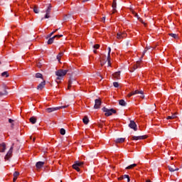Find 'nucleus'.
Returning a JSON list of instances; mask_svg holds the SVG:
<instances>
[{
    "instance_id": "f257e3e1",
    "label": "nucleus",
    "mask_w": 182,
    "mask_h": 182,
    "mask_svg": "<svg viewBox=\"0 0 182 182\" xmlns=\"http://www.w3.org/2000/svg\"><path fill=\"white\" fill-rule=\"evenodd\" d=\"M69 72L68 70H58L55 72L57 77V80H61V79L63 77V76H65V75Z\"/></svg>"
},
{
    "instance_id": "f03ea898",
    "label": "nucleus",
    "mask_w": 182,
    "mask_h": 182,
    "mask_svg": "<svg viewBox=\"0 0 182 182\" xmlns=\"http://www.w3.org/2000/svg\"><path fill=\"white\" fill-rule=\"evenodd\" d=\"M66 107H69V105H65V106L56 107H48L46 109V112H47V113H52V112H56V110H60V109H66Z\"/></svg>"
},
{
    "instance_id": "7ed1b4c3",
    "label": "nucleus",
    "mask_w": 182,
    "mask_h": 182,
    "mask_svg": "<svg viewBox=\"0 0 182 182\" xmlns=\"http://www.w3.org/2000/svg\"><path fill=\"white\" fill-rule=\"evenodd\" d=\"M103 112L105 113V116L109 117L112 116L113 114H116V110L113 108L109 109L106 107L102 108Z\"/></svg>"
},
{
    "instance_id": "20e7f679",
    "label": "nucleus",
    "mask_w": 182,
    "mask_h": 182,
    "mask_svg": "<svg viewBox=\"0 0 182 182\" xmlns=\"http://www.w3.org/2000/svg\"><path fill=\"white\" fill-rule=\"evenodd\" d=\"M134 95H142V96L141 97L144 98V92H143V90H136L134 91H132L131 92H129L128 94V97H132V96H134Z\"/></svg>"
},
{
    "instance_id": "39448f33",
    "label": "nucleus",
    "mask_w": 182,
    "mask_h": 182,
    "mask_svg": "<svg viewBox=\"0 0 182 182\" xmlns=\"http://www.w3.org/2000/svg\"><path fill=\"white\" fill-rule=\"evenodd\" d=\"M52 11V5L49 4L48 6L46 11V15H45V18L46 19H49L50 18V12Z\"/></svg>"
},
{
    "instance_id": "423d86ee",
    "label": "nucleus",
    "mask_w": 182,
    "mask_h": 182,
    "mask_svg": "<svg viewBox=\"0 0 182 182\" xmlns=\"http://www.w3.org/2000/svg\"><path fill=\"white\" fill-rule=\"evenodd\" d=\"M14 144H12V146H11L9 151L5 156V160H8L9 159H11V157H12V153L14 151Z\"/></svg>"
},
{
    "instance_id": "0eeeda50",
    "label": "nucleus",
    "mask_w": 182,
    "mask_h": 182,
    "mask_svg": "<svg viewBox=\"0 0 182 182\" xmlns=\"http://www.w3.org/2000/svg\"><path fill=\"white\" fill-rule=\"evenodd\" d=\"M63 36V35H55L52 38H50L47 42L48 45H52V43H53V41H55V38H62Z\"/></svg>"
},
{
    "instance_id": "6e6552de",
    "label": "nucleus",
    "mask_w": 182,
    "mask_h": 182,
    "mask_svg": "<svg viewBox=\"0 0 182 182\" xmlns=\"http://www.w3.org/2000/svg\"><path fill=\"white\" fill-rule=\"evenodd\" d=\"M129 127H130V129H132L133 130H134V132H137V124H136V122L134 121H133V120L130 121Z\"/></svg>"
},
{
    "instance_id": "1a4fd4ad",
    "label": "nucleus",
    "mask_w": 182,
    "mask_h": 182,
    "mask_svg": "<svg viewBox=\"0 0 182 182\" xmlns=\"http://www.w3.org/2000/svg\"><path fill=\"white\" fill-rule=\"evenodd\" d=\"M147 138V135H143V136H132L131 139L132 140H145V139Z\"/></svg>"
},
{
    "instance_id": "9d476101",
    "label": "nucleus",
    "mask_w": 182,
    "mask_h": 182,
    "mask_svg": "<svg viewBox=\"0 0 182 182\" xmlns=\"http://www.w3.org/2000/svg\"><path fill=\"white\" fill-rule=\"evenodd\" d=\"M126 36H127V34L125 32H119L117 33V39H123V38H126Z\"/></svg>"
},
{
    "instance_id": "9b49d317",
    "label": "nucleus",
    "mask_w": 182,
    "mask_h": 182,
    "mask_svg": "<svg viewBox=\"0 0 182 182\" xmlns=\"http://www.w3.org/2000/svg\"><path fill=\"white\" fill-rule=\"evenodd\" d=\"M102 105V101L99 99L95 100V104L94 105V108L100 109V105Z\"/></svg>"
},
{
    "instance_id": "f8f14e48",
    "label": "nucleus",
    "mask_w": 182,
    "mask_h": 182,
    "mask_svg": "<svg viewBox=\"0 0 182 182\" xmlns=\"http://www.w3.org/2000/svg\"><path fill=\"white\" fill-rule=\"evenodd\" d=\"M117 6V3L116 2V0H113L112 7V14H116L117 12V10H116V8Z\"/></svg>"
},
{
    "instance_id": "ddd939ff",
    "label": "nucleus",
    "mask_w": 182,
    "mask_h": 182,
    "mask_svg": "<svg viewBox=\"0 0 182 182\" xmlns=\"http://www.w3.org/2000/svg\"><path fill=\"white\" fill-rule=\"evenodd\" d=\"M140 65H141L140 61H137L136 63L133 65L132 70H131L130 72H134V70H136V69L140 68Z\"/></svg>"
},
{
    "instance_id": "4468645a",
    "label": "nucleus",
    "mask_w": 182,
    "mask_h": 182,
    "mask_svg": "<svg viewBox=\"0 0 182 182\" xmlns=\"http://www.w3.org/2000/svg\"><path fill=\"white\" fill-rule=\"evenodd\" d=\"M168 171H171V173H173V171H178V168L176 167V165H171L168 166Z\"/></svg>"
},
{
    "instance_id": "2eb2a0df",
    "label": "nucleus",
    "mask_w": 182,
    "mask_h": 182,
    "mask_svg": "<svg viewBox=\"0 0 182 182\" xmlns=\"http://www.w3.org/2000/svg\"><path fill=\"white\" fill-rule=\"evenodd\" d=\"M113 79L114 80H119V79H120V71L116 72L114 73L113 75Z\"/></svg>"
},
{
    "instance_id": "dca6fc26",
    "label": "nucleus",
    "mask_w": 182,
    "mask_h": 182,
    "mask_svg": "<svg viewBox=\"0 0 182 182\" xmlns=\"http://www.w3.org/2000/svg\"><path fill=\"white\" fill-rule=\"evenodd\" d=\"M46 85V82L44 80L41 82L37 87L38 90H42L43 87H45V85Z\"/></svg>"
},
{
    "instance_id": "f3484780",
    "label": "nucleus",
    "mask_w": 182,
    "mask_h": 182,
    "mask_svg": "<svg viewBox=\"0 0 182 182\" xmlns=\"http://www.w3.org/2000/svg\"><path fill=\"white\" fill-rule=\"evenodd\" d=\"M6 150V144L3 142L2 144H0V151L1 153H4Z\"/></svg>"
},
{
    "instance_id": "a211bd4d",
    "label": "nucleus",
    "mask_w": 182,
    "mask_h": 182,
    "mask_svg": "<svg viewBox=\"0 0 182 182\" xmlns=\"http://www.w3.org/2000/svg\"><path fill=\"white\" fill-rule=\"evenodd\" d=\"M13 176H14L13 182H16V180H18V177H19V172L15 171Z\"/></svg>"
},
{
    "instance_id": "6ab92c4d",
    "label": "nucleus",
    "mask_w": 182,
    "mask_h": 182,
    "mask_svg": "<svg viewBox=\"0 0 182 182\" xmlns=\"http://www.w3.org/2000/svg\"><path fill=\"white\" fill-rule=\"evenodd\" d=\"M44 164H45V162L38 161L36 163V168H42V167H43Z\"/></svg>"
},
{
    "instance_id": "aec40b11",
    "label": "nucleus",
    "mask_w": 182,
    "mask_h": 182,
    "mask_svg": "<svg viewBox=\"0 0 182 182\" xmlns=\"http://www.w3.org/2000/svg\"><path fill=\"white\" fill-rule=\"evenodd\" d=\"M108 55H107V62H108V66H110V53L112 52V48L110 47L108 48Z\"/></svg>"
},
{
    "instance_id": "412c9836",
    "label": "nucleus",
    "mask_w": 182,
    "mask_h": 182,
    "mask_svg": "<svg viewBox=\"0 0 182 182\" xmlns=\"http://www.w3.org/2000/svg\"><path fill=\"white\" fill-rule=\"evenodd\" d=\"M136 166H137L136 164H131V165L128 166L126 168V170H132V168H134V167H136Z\"/></svg>"
},
{
    "instance_id": "4be33fe9",
    "label": "nucleus",
    "mask_w": 182,
    "mask_h": 182,
    "mask_svg": "<svg viewBox=\"0 0 182 182\" xmlns=\"http://www.w3.org/2000/svg\"><path fill=\"white\" fill-rule=\"evenodd\" d=\"M82 122L84 124H87L89 123V118L87 116H85L84 118L82 119Z\"/></svg>"
},
{
    "instance_id": "5701e85b",
    "label": "nucleus",
    "mask_w": 182,
    "mask_h": 182,
    "mask_svg": "<svg viewBox=\"0 0 182 182\" xmlns=\"http://www.w3.org/2000/svg\"><path fill=\"white\" fill-rule=\"evenodd\" d=\"M176 117H177V114H173L171 116H168L167 117V120H172L173 119H176Z\"/></svg>"
},
{
    "instance_id": "b1692460",
    "label": "nucleus",
    "mask_w": 182,
    "mask_h": 182,
    "mask_svg": "<svg viewBox=\"0 0 182 182\" xmlns=\"http://www.w3.org/2000/svg\"><path fill=\"white\" fill-rule=\"evenodd\" d=\"M124 138H118L115 140L116 143H124Z\"/></svg>"
},
{
    "instance_id": "393cba45",
    "label": "nucleus",
    "mask_w": 182,
    "mask_h": 182,
    "mask_svg": "<svg viewBox=\"0 0 182 182\" xmlns=\"http://www.w3.org/2000/svg\"><path fill=\"white\" fill-rule=\"evenodd\" d=\"M1 77H9V73H8V71H5L1 73Z\"/></svg>"
},
{
    "instance_id": "a878e982",
    "label": "nucleus",
    "mask_w": 182,
    "mask_h": 182,
    "mask_svg": "<svg viewBox=\"0 0 182 182\" xmlns=\"http://www.w3.org/2000/svg\"><path fill=\"white\" fill-rule=\"evenodd\" d=\"M119 105L120 106H126V105H127V103H126V101H124V100H120L119 101Z\"/></svg>"
},
{
    "instance_id": "bb28decb",
    "label": "nucleus",
    "mask_w": 182,
    "mask_h": 182,
    "mask_svg": "<svg viewBox=\"0 0 182 182\" xmlns=\"http://www.w3.org/2000/svg\"><path fill=\"white\" fill-rule=\"evenodd\" d=\"M30 122L32 124H35V123H36V117H31L30 118Z\"/></svg>"
},
{
    "instance_id": "cd10ccee",
    "label": "nucleus",
    "mask_w": 182,
    "mask_h": 182,
    "mask_svg": "<svg viewBox=\"0 0 182 182\" xmlns=\"http://www.w3.org/2000/svg\"><path fill=\"white\" fill-rule=\"evenodd\" d=\"M74 164L77 167H82V166H83V162L75 161Z\"/></svg>"
},
{
    "instance_id": "c85d7f7f",
    "label": "nucleus",
    "mask_w": 182,
    "mask_h": 182,
    "mask_svg": "<svg viewBox=\"0 0 182 182\" xmlns=\"http://www.w3.org/2000/svg\"><path fill=\"white\" fill-rule=\"evenodd\" d=\"M63 56V52H60L58 55H57V59L58 62H60V58Z\"/></svg>"
},
{
    "instance_id": "c756f323",
    "label": "nucleus",
    "mask_w": 182,
    "mask_h": 182,
    "mask_svg": "<svg viewBox=\"0 0 182 182\" xmlns=\"http://www.w3.org/2000/svg\"><path fill=\"white\" fill-rule=\"evenodd\" d=\"M73 168H74V170H76V171H80V168H79V166H77L75 164L73 165Z\"/></svg>"
},
{
    "instance_id": "7c9ffc66",
    "label": "nucleus",
    "mask_w": 182,
    "mask_h": 182,
    "mask_svg": "<svg viewBox=\"0 0 182 182\" xmlns=\"http://www.w3.org/2000/svg\"><path fill=\"white\" fill-rule=\"evenodd\" d=\"M56 32H58V29H55L54 31H53L52 33H50V34H48L47 36V38H51L52 35H54Z\"/></svg>"
},
{
    "instance_id": "2f4dec72",
    "label": "nucleus",
    "mask_w": 182,
    "mask_h": 182,
    "mask_svg": "<svg viewBox=\"0 0 182 182\" xmlns=\"http://www.w3.org/2000/svg\"><path fill=\"white\" fill-rule=\"evenodd\" d=\"M36 77H37V79H39V78L42 79L43 77V76L42 75V74L37 73L36 74Z\"/></svg>"
},
{
    "instance_id": "473e14b6",
    "label": "nucleus",
    "mask_w": 182,
    "mask_h": 182,
    "mask_svg": "<svg viewBox=\"0 0 182 182\" xmlns=\"http://www.w3.org/2000/svg\"><path fill=\"white\" fill-rule=\"evenodd\" d=\"M60 134H62L63 136H64V134H66V130H65V129L62 128V129L60 130Z\"/></svg>"
},
{
    "instance_id": "72a5a7b5",
    "label": "nucleus",
    "mask_w": 182,
    "mask_h": 182,
    "mask_svg": "<svg viewBox=\"0 0 182 182\" xmlns=\"http://www.w3.org/2000/svg\"><path fill=\"white\" fill-rule=\"evenodd\" d=\"M33 12L34 14H39V10H38V7L36 6L33 7Z\"/></svg>"
},
{
    "instance_id": "f704fd0d",
    "label": "nucleus",
    "mask_w": 182,
    "mask_h": 182,
    "mask_svg": "<svg viewBox=\"0 0 182 182\" xmlns=\"http://www.w3.org/2000/svg\"><path fill=\"white\" fill-rule=\"evenodd\" d=\"M169 36H171V38H173L174 39H177L178 38L177 34H174V33H169Z\"/></svg>"
},
{
    "instance_id": "c9c22d12",
    "label": "nucleus",
    "mask_w": 182,
    "mask_h": 182,
    "mask_svg": "<svg viewBox=\"0 0 182 182\" xmlns=\"http://www.w3.org/2000/svg\"><path fill=\"white\" fill-rule=\"evenodd\" d=\"M149 49H151V46L145 48V50L143 53V56H144V54L146 53V52H147V50H149Z\"/></svg>"
},
{
    "instance_id": "e433bc0d",
    "label": "nucleus",
    "mask_w": 182,
    "mask_h": 182,
    "mask_svg": "<svg viewBox=\"0 0 182 182\" xmlns=\"http://www.w3.org/2000/svg\"><path fill=\"white\" fill-rule=\"evenodd\" d=\"M72 87V80H69L68 81V89H70Z\"/></svg>"
},
{
    "instance_id": "4c0bfd02",
    "label": "nucleus",
    "mask_w": 182,
    "mask_h": 182,
    "mask_svg": "<svg viewBox=\"0 0 182 182\" xmlns=\"http://www.w3.org/2000/svg\"><path fill=\"white\" fill-rule=\"evenodd\" d=\"M113 86H114V87H119V82H113Z\"/></svg>"
},
{
    "instance_id": "58836bf2",
    "label": "nucleus",
    "mask_w": 182,
    "mask_h": 182,
    "mask_svg": "<svg viewBox=\"0 0 182 182\" xmlns=\"http://www.w3.org/2000/svg\"><path fill=\"white\" fill-rule=\"evenodd\" d=\"M99 48H100V46L99 44H95V45L94 46V48H95V49H99Z\"/></svg>"
},
{
    "instance_id": "ea45409f",
    "label": "nucleus",
    "mask_w": 182,
    "mask_h": 182,
    "mask_svg": "<svg viewBox=\"0 0 182 182\" xmlns=\"http://www.w3.org/2000/svg\"><path fill=\"white\" fill-rule=\"evenodd\" d=\"M37 68H42V63L41 62H38L37 63Z\"/></svg>"
},
{
    "instance_id": "a19ab883",
    "label": "nucleus",
    "mask_w": 182,
    "mask_h": 182,
    "mask_svg": "<svg viewBox=\"0 0 182 182\" xmlns=\"http://www.w3.org/2000/svg\"><path fill=\"white\" fill-rule=\"evenodd\" d=\"M132 14H133L134 15H135L136 18H138V19H139V14H137V13H136V12H134V11H132Z\"/></svg>"
},
{
    "instance_id": "79ce46f5",
    "label": "nucleus",
    "mask_w": 182,
    "mask_h": 182,
    "mask_svg": "<svg viewBox=\"0 0 182 182\" xmlns=\"http://www.w3.org/2000/svg\"><path fill=\"white\" fill-rule=\"evenodd\" d=\"M30 139H33V143H35V140H36V137H35V136L33 137V136H30Z\"/></svg>"
},
{
    "instance_id": "37998d69",
    "label": "nucleus",
    "mask_w": 182,
    "mask_h": 182,
    "mask_svg": "<svg viewBox=\"0 0 182 182\" xmlns=\"http://www.w3.org/2000/svg\"><path fill=\"white\" fill-rule=\"evenodd\" d=\"M6 94H7V92H6V90L4 91V93L0 92V97H1V96H4V95H6Z\"/></svg>"
},
{
    "instance_id": "c03bdc74",
    "label": "nucleus",
    "mask_w": 182,
    "mask_h": 182,
    "mask_svg": "<svg viewBox=\"0 0 182 182\" xmlns=\"http://www.w3.org/2000/svg\"><path fill=\"white\" fill-rule=\"evenodd\" d=\"M123 179L124 180V178H127L129 177V175H124L122 176Z\"/></svg>"
},
{
    "instance_id": "a18cd8bd",
    "label": "nucleus",
    "mask_w": 182,
    "mask_h": 182,
    "mask_svg": "<svg viewBox=\"0 0 182 182\" xmlns=\"http://www.w3.org/2000/svg\"><path fill=\"white\" fill-rule=\"evenodd\" d=\"M119 181H122V180L123 179V176H120L119 178H118Z\"/></svg>"
},
{
    "instance_id": "49530a36",
    "label": "nucleus",
    "mask_w": 182,
    "mask_h": 182,
    "mask_svg": "<svg viewBox=\"0 0 182 182\" xmlns=\"http://www.w3.org/2000/svg\"><path fill=\"white\" fill-rule=\"evenodd\" d=\"M9 123H14V119H9Z\"/></svg>"
},
{
    "instance_id": "de8ad7c7",
    "label": "nucleus",
    "mask_w": 182,
    "mask_h": 182,
    "mask_svg": "<svg viewBox=\"0 0 182 182\" xmlns=\"http://www.w3.org/2000/svg\"><path fill=\"white\" fill-rule=\"evenodd\" d=\"M102 22H105V21H106V17H102Z\"/></svg>"
},
{
    "instance_id": "09e8293b",
    "label": "nucleus",
    "mask_w": 182,
    "mask_h": 182,
    "mask_svg": "<svg viewBox=\"0 0 182 182\" xmlns=\"http://www.w3.org/2000/svg\"><path fill=\"white\" fill-rule=\"evenodd\" d=\"M127 182H130V176L127 178Z\"/></svg>"
},
{
    "instance_id": "8fccbe9b",
    "label": "nucleus",
    "mask_w": 182,
    "mask_h": 182,
    "mask_svg": "<svg viewBox=\"0 0 182 182\" xmlns=\"http://www.w3.org/2000/svg\"><path fill=\"white\" fill-rule=\"evenodd\" d=\"M145 182H152V181H151L150 179H146V180L145 181Z\"/></svg>"
},
{
    "instance_id": "3c124183",
    "label": "nucleus",
    "mask_w": 182,
    "mask_h": 182,
    "mask_svg": "<svg viewBox=\"0 0 182 182\" xmlns=\"http://www.w3.org/2000/svg\"><path fill=\"white\" fill-rule=\"evenodd\" d=\"M97 50H94V53H97Z\"/></svg>"
},
{
    "instance_id": "603ef678",
    "label": "nucleus",
    "mask_w": 182,
    "mask_h": 182,
    "mask_svg": "<svg viewBox=\"0 0 182 182\" xmlns=\"http://www.w3.org/2000/svg\"><path fill=\"white\" fill-rule=\"evenodd\" d=\"M1 61H0V65H1Z\"/></svg>"
}]
</instances>
